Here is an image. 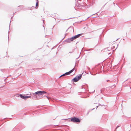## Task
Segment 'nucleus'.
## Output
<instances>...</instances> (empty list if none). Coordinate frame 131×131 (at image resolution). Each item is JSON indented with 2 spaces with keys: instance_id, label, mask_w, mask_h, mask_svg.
<instances>
[{
  "instance_id": "nucleus-14",
  "label": "nucleus",
  "mask_w": 131,
  "mask_h": 131,
  "mask_svg": "<svg viewBox=\"0 0 131 131\" xmlns=\"http://www.w3.org/2000/svg\"><path fill=\"white\" fill-rule=\"evenodd\" d=\"M99 106H102V107H103V108L104 109H105L106 108V106H105V105H101L99 103Z\"/></svg>"
},
{
  "instance_id": "nucleus-6",
  "label": "nucleus",
  "mask_w": 131,
  "mask_h": 131,
  "mask_svg": "<svg viewBox=\"0 0 131 131\" xmlns=\"http://www.w3.org/2000/svg\"><path fill=\"white\" fill-rule=\"evenodd\" d=\"M65 91L67 93H69L71 92V89L70 88H66Z\"/></svg>"
},
{
  "instance_id": "nucleus-9",
  "label": "nucleus",
  "mask_w": 131,
  "mask_h": 131,
  "mask_svg": "<svg viewBox=\"0 0 131 131\" xmlns=\"http://www.w3.org/2000/svg\"><path fill=\"white\" fill-rule=\"evenodd\" d=\"M111 49L109 50L106 53L108 54L109 56H110L112 55V54L111 53Z\"/></svg>"
},
{
  "instance_id": "nucleus-24",
  "label": "nucleus",
  "mask_w": 131,
  "mask_h": 131,
  "mask_svg": "<svg viewBox=\"0 0 131 131\" xmlns=\"http://www.w3.org/2000/svg\"><path fill=\"white\" fill-rule=\"evenodd\" d=\"M97 102H94V103L97 104Z\"/></svg>"
},
{
  "instance_id": "nucleus-34",
  "label": "nucleus",
  "mask_w": 131,
  "mask_h": 131,
  "mask_svg": "<svg viewBox=\"0 0 131 131\" xmlns=\"http://www.w3.org/2000/svg\"><path fill=\"white\" fill-rule=\"evenodd\" d=\"M67 119H64V120Z\"/></svg>"
},
{
  "instance_id": "nucleus-27",
  "label": "nucleus",
  "mask_w": 131,
  "mask_h": 131,
  "mask_svg": "<svg viewBox=\"0 0 131 131\" xmlns=\"http://www.w3.org/2000/svg\"><path fill=\"white\" fill-rule=\"evenodd\" d=\"M102 89L101 90V93H102Z\"/></svg>"
},
{
  "instance_id": "nucleus-7",
  "label": "nucleus",
  "mask_w": 131,
  "mask_h": 131,
  "mask_svg": "<svg viewBox=\"0 0 131 131\" xmlns=\"http://www.w3.org/2000/svg\"><path fill=\"white\" fill-rule=\"evenodd\" d=\"M102 64H99V69H100V68L101 72H102V71H103V67H102Z\"/></svg>"
},
{
  "instance_id": "nucleus-40",
  "label": "nucleus",
  "mask_w": 131,
  "mask_h": 131,
  "mask_svg": "<svg viewBox=\"0 0 131 131\" xmlns=\"http://www.w3.org/2000/svg\"><path fill=\"white\" fill-rule=\"evenodd\" d=\"M30 95H31V93H30Z\"/></svg>"
},
{
  "instance_id": "nucleus-17",
  "label": "nucleus",
  "mask_w": 131,
  "mask_h": 131,
  "mask_svg": "<svg viewBox=\"0 0 131 131\" xmlns=\"http://www.w3.org/2000/svg\"><path fill=\"white\" fill-rule=\"evenodd\" d=\"M37 2L36 3V7L38 6V0H36Z\"/></svg>"
},
{
  "instance_id": "nucleus-42",
  "label": "nucleus",
  "mask_w": 131,
  "mask_h": 131,
  "mask_svg": "<svg viewBox=\"0 0 131 131\" xmlns=\"http://www.w3.org/2000/svg\"><path fill=\"white\" fill-rule=\"evenodd\" d=\"M81 0H80V1H81Z\"/></svg>"
},
{
  "instance_id": "nucleus-2",
  "label": "nucleus",
  "mask_w": 131,
  "mask_h": 131,
  "mask_svg": "<svg viewBox=\"0 0 131 131\" xmlns=\"http://www.w3.org/2000/svg\"><path fill=\"white\" fill-rule=\"evenodd\" d=\"M76 6L82 9H84L86 8V6H85V4L83 3H78V5L76 4Z\"/></svg>"
},
{
  "instance_id": "nucleus-20",
  "label": "nucleus",
  "mask_w": 131,
  "mask_h": 131,
  "mask_svg": "<svg viewBox=\"0 0 131 131\" xmlns=\"http://www.w3.org/2000/svg\"><path fill=\"white\" fill-rule=\"evenodd\" d=\"M119 126H117L116 127V128H115V129L114 130V131H116V129H117L118 128V127H119Z\"/></svg>"
},
{
  "instance_id": "nucleus-16",
  "label": "nucleus",
  "mask_w": 131,
  "mask_h": 131,
  "mask_svg": "<svg viewBox=\"0 0 131 131\" xmlns=\"http://www.w3.org/2000/svg\"><path fill=\"white\" fill-rule=\"evenodd\" d=\"M71 39H72L73 41V40H75V39H77L76 38L75 36H73V37H71Z\"/></svg>"
},
{
  "instance_id": "nucleus-11",
  "label": "nucleus",
  "mask_w": 131,
  "mask_h": 131,
  "mask_svg": "<svg viewBox=\"0 0 131 131\" xmlns=\"http://www.w3.org/2000/svg\"><path fill=\"white\" fill-rule=\"evenodd\" d=\"M69 74V73L68 72L66 73H64V74H63L61 75V76H60L59 78L60 77H61L63 76H65L66 75H68Z\"/></svg>"
},
{
  "instance_id": "nucleus-23",
  "label": "nucleus",
  "mask_w": 131,
  "mask_h": 131,
  "mask_svg": "<svg viewBox=\"0 0 131 131\" xmlns=\"http://www.w3.org/2000/svg\"><path fill=\"white\" fill-rule=\"evenodd\" d=\"M46 97L49 100V97L47 96H46Z\"/></svg>"
},
{
  "instance_id": "nucleus-25",
  "label": "nucleus",
  "mask_w": 131,
  "mask_h": 131,
  "mask_svg": "<svg viewBox=\"0 0 131 131\" xmlns=\"http://www.w3.org/2000/svg\"><path fill=\"white\" fill-rule=\"evenodd\" d=\"M73 50L72 51L70 52L69 53H70L72 52H73Z\"/></svg>"
},
{
  "instance_id": "nucleus-28",
  "label": "nucleus",
  "mask_w": 131,
  "mask_h": 131,
  "mask_svg": "<svg viewBox=\"0 0 131 131\" xmlns=\"http://www.w3.org/2000/svg\"><path fill=\"white\" fill-rule=\"evenodd\" d=\"M89 112H88L87 113V115H88V113H89Z\"/></svg>"
},
{
  "instance_id": "nucleus-30",
  "label": "nucleus",
  "mask_w": 131,
  "mask_h": 131,
  "mask_svg": "<svg viewBox=\"0 0 131 131\" xmlns=\"http://www.w3.org/2000/svg\"><path fill=\"white\" fill-rule=\"evenodd\" d=\"M101 128H99V130Z\"/></svg>"
},
{
  "instance_id": "nucleus-12",
  "label": "nucleus",
  "mask_w": 131,
  "mask_h": 131,
  "mask_svg": "<svg viewBox=\"0 0 131 131\" xmlns=\"http://www.w3.org/2000/svg\"><path fill=\"white\" fill-rule=\"evenodd\" d=\"M82 34H78L77 35H75V37L76 38H79L80 36H82Z\"/></svg>"
},
{
  "instance_id": "nucleus-21",
  "label": "nucleus",
  "mask_w": 131,
  "mask_h": 131,
  "mask_svg": "<svg viewBox=\"0 0 131 131\" xmlns=\"http://www.w3.org/2000/svg\"><path fill=\"white\" fill-rule=\"evenodd\" d=\"M5 70V69H1L0 70L2 71V72H4V70Z\"/></svg>"
},
{
  "instance_id": "nucleus-18",
  "label": "nucleus",
  "mask_w": 131,
  "mask_h": 131,
  "mask_svg": "<svg viewBox=\"0 0 131 131\" xmlns=\"http://www.w3.org/2000/svg\"><path fill=\"white\" fill-rule=\"evenodd\" d=\"M74 68H73V69L71 70L70 71L68 72L69 73V74H70L71 73H72L73 71L74 70Z\"/></svg>"
},
{
  "instance_id": "nucleus-8",
  "label": "nucleus",
  "mask_w": 131,
  "mask_h": 131,
  "mask_svg": "<svg viewBox=\"0 0 131 131\" xmlns=\"http://www.w3.org/2000/svg\"><path fill=\"white\" fill-rule=\"evenodd\" d=\"M72 41H73L72 39H71V38H68L67 39L65 40V42L67 43H70Z\"/></svg>"
},
{
  "instance_id": "nucleus-29",
  "label": "nucleus",
  "mask_w": 131,
  "mask_h": 131,
  "mask_svg": "<svg viewBox=\"0 0 131 131\" xmlns=\"http://www.w3.org/2000/svg\"><path fill=\"white\" fill-rule=\"evenodd\" d=\"M94 109V108H93L92 110H93Z\"/></svg>"
},
{
  "instance_id": "nucleus-36",
  "label": "nucleus",
  "mask_w": 131,
  "mask_h": 131,
  "mask_svg": "<svg viewBox=\"0 0 131 131\" xmlns=\"http://www.w3.org/2000/svg\"><path fill=\"white\" fill-rule=\"evenodd\" d=\"M97 73H98V71L97 72Z\"/></svg>"
},
{
  "instance_id": "nucleus-13",
  "label": "nucleus",
  "mask_w": 131,
  "mask_h": 131,
  "mask_svg": "<svg viewBox=\"0 0 131 131\" xmlns=\"http://www.w3.org/2000/svg\"><path fill=\"white\" fill-rule=\"evenodd\" d=\"M19 96L21 98L25 100V96L21 94H20Z\"/></svg>"
},
{
  "instance_id": "nucleus-3",
  "label": "nucleus",
  "mask_w": 131,
  "mask_h": 131,
  "mask_svg": "<svg viewBox=\"0 0 131 131\" xmlns=\"http://www.w3.org/2000/svg\"><path fill=\"white\" fill-rule=\"evenodd\" d=\"M71 121L73 122H76L77 123H79L81 121L80 119L79 118L75 117L72 118L71 119Z\"/></svg>"
},
{
  "instance_id": "nucleus-26",
  "label": "nucleus",
  "mask_w": 131,
  "mask_h": 131,
  "mask_svg": "<svg viewBox=\"0 0 131 131\" xmlns=\"http://www.w3.org/2000/svg\"><path fill=\"white\" fill-rule=\"evenodd\" d=\"M98 107V106H96V109Z\"/></svg>"
},
{
  "instance_id": "nucleus-22",
  "label": "nucleus",
  "mask_w": 131,
  "mask_h": 131,
  "mask_svg": "<svg viewBox=\"0 0 131 131\" xmlns=\"http://www.w3.org/2000/svg\"><path fill=\"white\" fill-rule=\"evenodd\" d=\"M107 81L108 82H109V81H110V80H107Z\"/></svg>"
},
{
  "instance_id": "nucleus-35",
  "label": "nucleus",
  "mask_w": 131,
  "mask_h": 131,
  "mask_svg": "<svg viewBox=\"0 0 131 131\" xmlns=\"http://www.w3.org/2000/svg\"><path fill=\"white\" fill-rule=\"evenodd\" d=\"M95 69H93V70H95Z\"/></svg>"
},
{
  "instance_id": "nucleus-15",
  "label": "nucleus",
  "mask_w": 131,
  "mask_h": 131,
  "mask_svg": "<svg viewBox=\"0 0 131 131\" xmlns=\"http://www.w3.org/2000/svg\"><path fill=\"white\" fill-rule=\"evenodd\" d=\"M31 97L30 96H25V100L26 99L28 98H31Z\"/></svg>"
},
{
  "instance_id": "nucleus-33",
  "label": "nucleus",
  "mask_w": 131,
  "mask_h": 131,
  "mask_svg": "<svg viewBox=\"0 0 131 131\" xmlns=\"http://www.w3.org/2000/svg\"><path fill=\"white\" fill-rule=\"evenodd\" d=\"M96 100V99H94V100Z\"/></svg>"
},
{
  "instance_id": "nucleus-10",
  "label": "nucleus",
  "mask_w": 131,
  "mask_h": 131,
  "mask_svg": "<svg viewBox=\"0 0 131 131\" xmlns=\"http://www.w3.org/2000/svg\"><path fill=\"white\" fill-rule=\"evenodd\" d=\"M111 49V48L110 47H108L106 48H105L104 49V51H105L106 52H107L109 50Z\"/></svg>"
},
{
  "instance_id": "nucleus-37",
  "label": "nucleus",
  "mask_w": 131,
  "mask_h": 131,
  "mask_svg": "<svg viewBox=\"0 0 131 131\" xmlns=\"http://www.w3.org/2000/svg\"><path fill=\"white\" fill-rule=\"evenodd\" d=\"M90 73L91 74H92V73Z\"/></svg>"
},
{
  "instance_id": "nucleus-19",
  "label": "nucleus",
  "mask_w": 131,
  "mask_h": 131,
  "mask_svg": "<svg viewBox=\"0 0 131 131\" xmlns=\"http://www.w3.org/2000/svg\"><path fill=\"white\" fill-rule=\"evenodd\" d=\"M33 95L34 96H36V98H37L36 94L35 93V92L33 93Z\"/></svg>"
},
{
  "instance_id": "nucleus-4",
  "label": "nucleus",
  "mask_w": 131,
  "mask_h": 131,
  "mask_svg": "<svg viewBox=\"0 0 131 131\" xmlns=\"http://www.w3.org/2000/svg\"><path fill=\"white\" fill-rule=\"evenodd\" d=\"M82 74H80L79 76H76L72 80V81L74 82H76L78 81L81 79L82 76Z\"/></svg>"
},
{
  "instance_id": "nucleus-38",
  "label": "nucleus",
  "mask_w": 131,
  "mask_h": 131,
  "mask_svg": "<svg viewBox=\"0 0 131 131\" xmlns=\"http://www.w3.org/2000/svg\"><path fill=\"white\" fill-rule=\"evenodd\" d=\"M90 73L91 74H92V73Z\"/></svg>"
},
{
  "instance_id": "nucleus-31",
  "label": "nucleus",
  "mask_w": 131,
  "mask_h": 131,
  "mask_svg": "<svg viewBox=\"0 0 131 131\" xmlns=\"http://www.w3.org/2000/svg\"><path fill=\"white\" fill-rule=\"evenodd\" d=\"M88 69L89 70V69H90V68H88Z\"/></svg>"
},
{
  "instance_id": "nucleus-41",
  "label": "nucleus",
  "mask_w": 131,
  "mask_h": 131,
  "mask_svg": "<svg viewBox=\"0 0 131 131\" xmlns=\"http://www.w3.org/2000/svg\"><path fill=\"white\" fill-rule=\"evenodd\" d=\"M9 32H8V34H9Z\"/></svg>"
},
{
  "instance_id": "nucleus-1",
  "label": "nucleus",
  "mask_w": 131,
  "mask_h": 131,
  "mask_svg": "<svg viewBox=\"0 0 131 131\" xmlns=\"http://www.w3.org/2000/svg\"><path fill=\"white\" fill-rule=\"evenodd\" d=\"M100 31L101 32V35L99 37V42H100V43L102 42L103 39L102 38L103 37V35H102V33L104 31V29L101 28L100 29Z\"/></svg>"
},
{
  "instance_id": "nucleus-32",
  "label": "nucleus",
  "mask_w": 131,
  "mask_h": 131,
  "mask_svg": "<svg viewBox=\"0 0 131 131\" xmlns=\"http://www.w3.org/2000/svg\"><path fill=\"white\" fill-rule=\"evenodd\" d=\"M2 88V86H1V87H0V88Z\"/></svg>"
},
{
  "instance_id": "nucleus-5",
  "label": "nucleus",
  "mask_w": 131,
  "mask_h": 131,
  "mask_svg": "<svg viewBox=\"0 0 131 131\" xmlns=\"http://www.w3.org/2000/svg\"><path fill=\"white\" fill-rule=\"evenodd\" d=\"M37 95L40 96L41 95H43V94L47 93L44 91H38L35 92Z\"/></svg>"
},
{
  "instance_id": "nucleus-39",
  "label": "nucleus",
  "mask_w": 131,
  "mask_h": 131,
  "mask_svg": "<svg viewBox=\"0 0 131 131\" xmlns=\"http://www.w3.org/2000/svg\"><path fill=\"white\" fill-rule=\"evenodd\" d=\"M90 73L91 74H92V73Z\"/></svg>"
}]
</instances>
